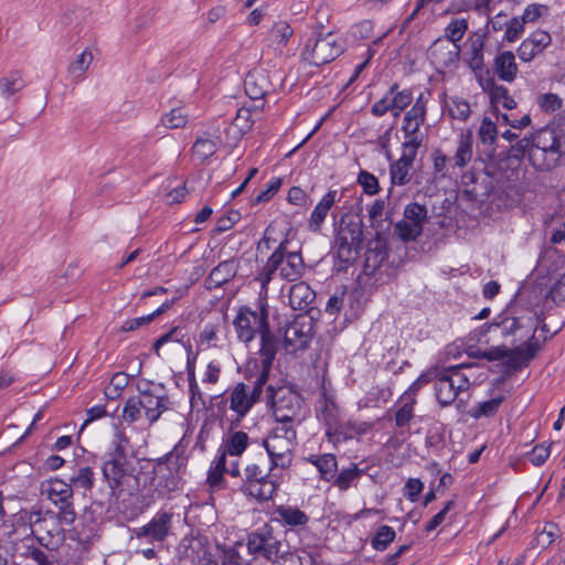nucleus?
Instances as JSON below:
<instances>
[{
  "instance_id": "nucleus-41",
  "label": "nucleus",
  "mask_w": 565,
  "mask_h": 565,
  "mask_svg": "<svg viewBox=\"0 0 565 565\" xmlns=\"http://www.w3.org/2000/svg\"><path fill=\"white\" fill-rule=\"evenodd\" d=\"M503 401L504 396L500 395L494 398L481 402L470 412V416L475 419H479L481 417H492L498 413L499 407Z\"/></svg>"
},
{
  "instance_id": "nucleus-35",
  "label": "nucleus",
  "mask_w": 565,
  "mask_h": 565,
  "mask_svg": "<svg viewBox=\"0 0 565 565\" xmlns=\"http://www.w3.org/2000/svg\"><path fill=\"white\" fill-rule=\"evenodd\" d=\"M275 513L284 525L305 526L309 522V516L300 509L291 505H279Z\"/></svg>"
},
{
  "instance_id": "nucleus-36",
  "label": "nucleus",
  "mask_w": 565,
  "mask_h": 565,
  "mask_svg": "<svg viewBox=\"0 0 565 565\" xmlns=\"http://www.w3.org/2000/svg\"><path fill=\"white\" fill-rule=\"evenodd\" d=\"M249 437L245 431L230 433L221 446L230 456H241L248 446Z\"/></svg>"
},
{
  "instance_id": "nucleus-51",
  "label": "nucleus",
  "mask_w": 565,
  "mask_h": 565,
  "mask_svg": "<svg viewBox=\"0 0 565 565\" xmlns=\"http://www.w3.org/2000/svg\"><path fill=\"white\" fill-rule=\"evenodd\" d=\"M268 531H257L250 533L247 540V550L250 554L260 555L263 554L266 541L268 537Z\"/></svg>"
},
{
  "instance_id": "nucleus-16",
  "label": "nucleus",
  "mask_w": 565,
  "mask_h": 565,
  "mask_svg": "<svg viewBox=\"0 0 565 565\" xmlns=\"http://www.w3.org/2000/svg\"><path fill=\"white\" fill-rule=\"evenodd\" d=\"M313 337V321L306 315H298L284 327L282 344L287 352L295 353L308 348Z\"/></svg>"
},
{
  "instance_id": "nucleus-26",
  "label": "nucleus",
  "mask_w": 565,
  "mask_h": 565,
  "mask_svg": "<svg viewBox=\"0 0 565 565\" xmlns=\"http://www.w3.org/2000/svg\"><path fill=\"white\" fill-rule=\"evenodd\" d=\"M316 298V292L303 281L292 285L289 289V305L295 310H306Z\"/></svg>"
},
{
  "instance_id": "nucleus-44",
  "label": "nucleus",
  "mask_w": 565,
  "mask_h": 565,
  "mask_svg": "<svg viewBox=\"0 0 565 565\" xmlns=\"http://www.w3.org/2000/svg\"><path fill=\"white\" fill-rule=\"evenodd\" d=\"M188 114L183 107L172 108L161 116V125L167 129H178L184 127L188 122Z\"/></svg>"
},
{
  "instance_id": "nucleus-30",
  "label": "nucleus",
  "mask_w": 565,
  "mask_h": 565,
  "mask_svg": "<svg viewBox=\"0 0 565 565\" xmlns=\"http://www.w3.org/2000/svg\"><path fill=\"white\" fill-rule=\"evenodd\" d=\"M244 87L250 99H262L269 90V82L267 77L257 71L249 72L244 81Z\"/></svg>"
},
{
  "instance_id": "nucleus-42",
  "label": "nucleus",
  "mask_w": 565,
  "mask_h": 565,
  "mask_svg": "<svg viewBox=\"0 0 565 565\" xmlns=\"http://www.w3.org/2000/svg\"><path fill=\"white\" fill-rule=\"evenodd\" d=\"M217 149L216 142L209 138H198L192 147V154L195 160L203 163L212 157Z\"/></svg>"
},
{
  "instance_id": "nucleus-2",
  "label": "nucleus",
  "mask_w": 565,
  "mask_h": 565,
  "mask_svg": "<svg viewBox=\"0 0 565 565\" xmlns=\"http://www.w3.org/2000/svg\"><path fill=\"white\" fill-rule=\"evenodd\" d=\"M384 209L383 200H376L369 209L371 227L375 234L370 239L365 253L364 274L367 276L382 270L386 273L388 269V225H384L388 216L383 217Z\"/></svg>"
},
{
  "instance_id": "nucleus-13",
  "label": "nucleus",
  "mask_w": 565,
  "mask_h": 565,
  "mask_svg": "<svg viewBox=\"0 0 565 565\" xmlns=\"http://www.w3.org/2000/svg\"><path fill=\"white\" fill-rule=\"evenodd\" d=\"M268 380L265 375H258L253 383V386L245 383H237L233 388L228 391V396L222 403L223 407L225 404H230V409L236 415V422H241L255 404L260 401L263 390Z\"/></svg>"
},
{
  "instance_id": "nucleus-58",
  "label": "nucleus",
  "mask_w": 565,
  "mask_h": 565,
  "mask_svg": "<svg viewBox=\"0 0 565 565\" xmlns=\"http://www.w3.org/2000/svg\"><path fill=\"white\" fill-rule=\"evenodd\" d=\"M56 520L49 521L47 523H42L41 525L34 526L31 530L30 536H34L40 544H43V536L39 535L40 533H46L50 537H53L55 534L60 532L58 522L55 523Z\"/></svg>"
},
{
  "instance_id": "nucleus-39",
  "label": "nucleus",
  "mask_w": 565,
  "mask_h": 565,
  "mask_svg": "<svg viewBox=\"0 0 565 565\" xmlns=\"http://www.w3.org/2000/svg\"><path fill=\"white\" fill-rule=\"evenodd\" d=\"M93 62V54L92 52L85 50L81 54H78L67 68V73L70 77L78 82L84 78V75L86 71L89 68L90 64Z\"/></svg>"
},
{
  "instance_id": "nucleus-21",
  "label": "nucleus",
  "mask_w": 565,
  "mask_h": 565,
  "mask_svg": "<svg viewBox=\"0 0 565 565\" xmlns=\"http://www.w3.org/2000/svg\"><path fill=\"white\" fill-rule=\"evenodd\" d=\"M425 119V106L418 99L415 105L405 114L404 122H403V131L405 134L404 141L415 140L416 142V151L422 143V138L418 136V130L420 125Z\"/></svg>"
},
{
  "instance_id": "nucleus-34",
  "label": "nucleus",
  "mask_w": 565,
  "mask_h": 565,
  "mask_svg": "<svg viewBox=\"0 0 565 565\" xmlns=\"http://www.w3.org/2000/svg\"><path fill=\"white\" fill-rule=\"evenodd\" d=\"M54 520V511L46 510L42 511L41 509L33 510H21L17 514V523L29 525L30 531L34 529L36 525H41L42 523H47L49 521Z\"/></svg>"
},
{
  "instance_id": "nucleus-4",
  "label": "nucleus",
  "mask_w": 565,
  "mask_h": 565,
  "mask_svg": "<svg viewBox=\"0 0 565 565\" xmlns=\"http://www.w3.org/2000/svg\"><path fill=\"white\" fill-rule=\"evenodd\" d=\"M287 244V239L279 243L256 277V280L259 281L262 289L265 291L276 271H279L281 279L288 281L298 280L305 271L301 254L299 252H288Z\"/></svg>"
},
{
  "instance_id": "nucleus-29",
  "label": "nucleus",
  "mask_w": 565,
  "mask_h": 565,
  "mask_svg": "<svg viewBox=\"0 0 565 565\" xmlns=\"http://www.w3.org/2000/svg\"><path fill=\"white\" fill-rule=\"evenodd\" d=\"M236 275V265L232 259L224 260L214 267L205 284L209 289L218 288Z\"/></svg>"
},
{
  "instance_id": "nucleus-18",
  "label": "nucleus",
  "mask_w": 565,
  "mask_h": 565,
  "mask_svg": "<svg viewBox=\"0 0 565 565\" xmlns=\"http://www.w3.org/2000/svg\"><path fill=\"white\" fill-rule=\"evenodd\" d=\"M552 44V35L544 30H535L525 38L516 50L519 58L529 63L543 54L546 47Z\"/></svg>"
},
{
  "instance_id": "nucleus-7",
  "label": "nucleus",
  "mask_w": 565,
  "mask_h": 565,
  "mask_svg": "<svg viewBox=\"0 0 565 565\" xmlns=\"http://www.w3.org/2000/svg\"><path fill=\"white\" fill-rule=\"evenodd\" d=\"M471 363L438 367V376L434 383L435 397L441 408L452 405L457 401V408L465 406V402L458 398L459 394L469 390V377L461 372L465 367H471Z\"/></svg>"
},
{
  "instance_id": "nucleus-54",
  "label": "nucleus",
  "mask_w": 565,
  "mask_h": 565,
  "mask_svg": "<svg viewBox=\"0 0 565 565\" xmlns=\"http://www.w3.org/2000/svg\"><path fill=\"white\" fill-rule=\"evenodd\" d=\"M228 454L222 447H220L218 452H217L215 459L213 460L211 468H214L215 470H222L224 472L230 473L233 477H239L241 470L236 462L232 463L231 468H226V456Z\"/></svg>"
},
{
  "instance_id": "nucleus-59",
  "label": "nucleus",
  "mask_w": 565,
  "mask_h": 565,
  "mask_svg": "<svg viewBox=\"0 0 565 565\" xmlns=\"http://www.w3.org/2000/svg\"><path fill=\"white\" fill-rule=\"evenodd\" d=\"M412 102V93L409 90H402L395 94L391 100V110H394V116H398L399 111L404 110Z\"/></svg>"
},
{
  "instance_id": "nucleus-45",
  "label": "nucleus",
  "mask_w": 565,
  "mask_h": 565,
  "mask_svg": "<svg viewBox=\"0 0 565 565\" xmlns=\"http://www.w3.org/2000/svg\"><path fill=\"white\" fill-rule=\"evenodd\" d=\"M436 376H438V366L430 367L427 371L423 372L412 384L411 386L404 392L403 395L408 397L416 398L417 392L425 385H427L430 382H435Z\"/></svg>"
},
{
  "instance_id": "nucleus-9",
  "label": "nucleus",
  "mask_w": 565,
  "mask_h": 565,
  "mask_svg": "<svg viewBox=\"0 0 565 565\" xmlns=\"http://www.w3.org/2000/svg\"><path fill=\"white\" fill-rule=\"evenodd\" d=\"M541 349L542 344L536 340L533 332L527 341L512 349L504 345H498L470 355L481 358L487 361H503V366L508 372H515L527 366Z\"/></svg>"
},
{
  "instance_id": "nucleus-64",
  "label": "nucleus",
  "mask_w": 565,
  "mask_h": 565,
  "mask_svg": "<svg viewBox=\"0 0 565 565\" xmlns=\"http://www.w3.org/2000/svg\"><path fill=\"white\" fill-rule=\"evenodd\" d=\"M550 457V447L545 445H536L533 449L527 454V459L534 466H542L546 459Z\"/></svg>"
},
{
  "instance_id": "nucleus-48",
  "label": "nucleus",
  "mask_w": 565,
  "mask_h": 565,
  "mask_svg": "<svg viewBox=\"0 0 565 565\" xmlns=\"http://www.w3.org/2000/svg\"><path fill=\"white\" fill-rule=\"evenodd\" d=\"M404 217L412 223L423 224L427 220V209L417 202L407 204L404 209Z\"/></svg>"
},
{
  "instance_id": "nucleus-19",
  "label": "nucleus",
  "mask_w": 565,
  "mask_h": 565,
  "mask_svg": "<svg viewBox=\"0 0 565 565\" xmlns=\"http://www.w3.org/2000/svg\"><path fill=\"white\" fill-rule=\"evenodd\" d=\"M172 514L167 511L157 512L149 523L136 532L138 539L146 537L151 542H163L171 529Z\"/></svg>"
},
{
  "instance_id": "nucleus-53",
  "label": "nucleus",
  "mask_w": 565,
  "mask_h": 565,
  "mask_svg": "<svg viewBox=\"0 0 565 565\" xmlns=\"http://www.w3.org/2000/svg\"><path fill=\"white\" fill-rule=\"evenodd\" d=\"M533 148V140L531 137H524L520 139L515 145L511 146L509 149L510 158L521 159L529 156V160L531 161V151Z\"/></svg>"
},
{
  "instance_id": "nucleus-14",
  "label": "nucleus",
  "mask_w": 565,
  "mask_h": 565,
  "mask_svg": "<svg viewBox=\"0 0 565 565\" xmlns=\"http://www.w3.org/2000/svg\"><path fill=\"white\" fill-rule=\"evenodd\" d=\"M237 338L248 343L256 334L263 331L268 324V306L266 301L259 300L257 310H252L248 307H242L234 321Z\"/></svg>"
},
{
  "instance_id": "nucleus-55",
  "label": "nucleus",
  "mask_w": 565,
  "mask_h": 565,
  "mask_svg": "<svg viewBox=\"0 0 565 565\" xmlns=\"http://www.w3.org/2000/svg\"><path fill=\"white\" fill-rule=\"evenodd\" d=\"M141 417V404L138 397L129 398L122 409V418L127 423H135Z\"/></svg>"
},
{
  "instance_id": "nucleus-52",
  "label": "nucleus",
  "mask_w": 565,
  "mask_h": 565,
  "mask_svg": "<svg viewBox=\"0 0 565 565\" xmlns=\"http://www.w3.org/2000/svg\"><path fill=\"white\" fill-rule=\"evenodd\" d=\"M537 105L545 113H554L562 108L563 100L557 94L545 93L537 97Z\"/></svg>"
},
{
  "instance_id": "nucleus-33",
  "label": "nucleus",
  "mask_w": 565,
  "mask_h": 565,
  "mask_svg": "<svg viewBox=\"0 0 565 565\" xmlns=\"http://www.w3.org/2000/svg\"><path fill=\"white\" fill-rule=\"evenodd\" d=\"M484 90H489L491 104L493 106L501 105L503 108L511 110L516 107V102L510 96L509 90L503 85H498L493 81H489Z\"/></svg>"
},
{
  "instance_id": "nucleus-12",
  "label": "nucleus",
  "mask_w": 565,
  "mask_h": 565,
  "mask_svg": "<svg viewBox=\"0 0 565 565\" xmlns=\"http://www.w3.org/2000/svg\"><path fill=\"white\" fill-rule=\"evenodd\" d=\"M344 51L343 39L333 32L308 40L302 52L303 61L320 66L330 63Z\"/></svg>"
},
{
  "instance_id": "nucleus-47",
  "label": "nucleus",
  "mask_w": 565,
  "mask_h": 565,
  "mask_svg": "<svg viewBox=\"0 0 565 565\" xmlns=\"http://www.w3.org/2000/svg\"><path fill=\"white\" fill-rule=\"evenodd\" d=\"M472 157V142L469 138H460L456 153L454 156L455 164L463 168L468 164Z\"/></svg>"
},
{
  "instance_id": "nucleus-43",
  "label": "nucleus",
  "mask_w": 565,
  "mask_h": 565,
  "mask_svg": "<svg viewBox=\"0 0 565 565\" xmlns=\"http://www.w3.org/2000/svg\"><path fill=\"white\" fill-rule=\"evenodd\" d=\"M423 233V224L402 220L395 224V234L403 242H413Z\"/></svg>"
},
{
  "instance_id": "nucleus-61",
  "label": "nucleus",
  "mask_w": 565,
  "mask_h": 565,
  "mask_svg": "<svg viewBox=\"0 0 565 565\" xmlns=\"http://www.w3.org/2000/svg\"><path fill=\"white\" fill-rule=\"evenodd\" d=\"M497 126L489 118H484L479 129V138L483 143H492L497 138Z\"/></svg>"
},
{
  "instance_id": "nucleus-31",
  "label": "nucleus",
  "mask_w": 565,
  "mask_h": 565,
  "mask_svg": "<svg viewBox=\"0 0 565 565\" xmlns=\"http://www.w3.org/2000/svg\"><path fill=\"white\" fill-rule=\"evenodd\" d=\"M320 416L324 424L328 426V433L331 429H337L339 424L340 411L335 402L329 396L326 391L321 393V398L318 401Z\"/></svg>"
},
{
  "instance_id": "nucleus-50",
  "label": "nucleus",
  "mask_w": 565,
  "mask_h": 565,
  "mask_svg": "<svg viewBox=\"0 0 565 565\" xmlns=\"http://www.w3.org/2000/svg\"><path fill=\"white\" fill-rule=\"evenodd\" d=\"M468 29V23L465 19L452 20L445 29L446 38L454 44L460 41Z\"/></svg>"
},
{
  "instance_id": "nucleus-25",
  "label": "nucleus",
  "mask_w": 565,
  "mask_h": 565,
  "mask_svg": "<svg viewBox=\"0 0 565 565\" xmlns=\"http://www.w3.org/2000/svg\"><path fill=\"white\" fill-rule=\"evenodd\" d=\"M416 398L402 395L395 403V425L401 430V434L409 431V423L414 418V406Z\"/></svg>"
},
{
  "instance_id": "nucleus-56",
  "label": "nucleus",
  "mask_w": 565,
  "mask_h": 565,
  "mask_svg": "<svg viewBox=\"0 0 565 565\" xmlns=\"http://www.w3.org/2000/svg\"><path fill=\"white\" fill-rule=\"evenodd\" d=\"M507 26L504 38L508 42L516 41L524 31L525 22L520 17L512 18L509 22L504 23Z\"/></svg>"
},
{
  "instance_id": "nucleus-32",
  "label": "nucleus",
  "mask_w": 565,
  "mask_h": 565,
  "mask_svg": "<svg viewBox=\"0 0 565 565\" xmlns=\"http://www.w3.org/2000/svg\"><path fill=\"white\" fill-rule=\"evenodd\" d=\"M308 461L318 469L320 478L324 481H331L334 478L338 470L335 456L331 454L311 455Z\"/></svg>"
},
{
  "instance_id": "nucleus-40",
  "label": "nucleus",
  "mask_w": 565,
  "mask_h": 565,
  "mask_svg": "<svg viewBox=\"0 0 565 565\" xmlns=\"http://www.w3.org/2000/svg\"><path fill=\"white\" fill-rule=\"evenodd\" d=\"M25 83L20 72L14 71L9 75L0 78V90L3 97L9 98L15 93L23 89Z\"/></svg>"
},
{
  "instance_id": "nucleus-3",
  "label": "nucleus",
  "mask_w": 565,
  "mask_h": 565,
  "mask_svg": "<svg viewBox=\"0 0 565 565\" xmlns=\"http://www.w3.org/2000/svg\"><path fill=\"white\" fill-rule=\"evenodd\" d=\"M363 241V224L359 216L343 214L335 226L333 243L334 267L337 271H347L360 253Z\"/></svg>"
},
{
  "instance_id": "nucleus-1",
  "label": "nucleus",
  "mask_w": 565,
  "mask_h": 565,
  "mask_svg": "<svg viewBox=\"0 0 565 565\" xmlns=\"http://www.w3.org/2000/svg\"><path fill=\"white\" fill-rule=\"evenodd\" d=\"M129 439L117 430L113 439V449L104 461L103 477L108 490H99L93 495V503L98 507L113 504L121 498H131L140 490V477L137 469L138 460L128 455Z\"/></svg>"
},
{
  "instance_id": "nucleus-24",
  "label": "nucleus",
  "mask_w": 565,
  "mask_h": 565,
  "mask_svg": "<svg viewBox=\"0 0 565 565\" xmlns=\"http://www.w3.org/2000/svg\"><path fill=\"white\" fill-rule=\"evenodd\" d=\"M522 327L523 324L519 318L511 317L507 313H500L492 320V322L483 324L480 332L481 334H486L487 332L500 330L501 337L507 338L513 335Z\"/></svg>"
},
{
  "instance_id": "nucleus-23",
  "label": "nucleus",
  "mask_w": 565,
  "mask_h": 565,
  "mask_svg": "<svg viewBox=\"0 0 565 565\" xmlns=\"http://www.w3.org/2000/svg\"><path fill=\"white\" fill-rule=\"evenodd\" d=\"M338 192L335 190H330L327 192L322 199L319 201V203L313 209L309 222L308 227L312 232H319L321 230V226L329 214L330 210L337 202Z\"/></svg>"
},
{
  "instance_id": "nucleus-22",
  "label": "nucleus",
  "mask_w": 565,
  "mask_h": 565,
  "mask_svg": "<svg viewBox=\"0 0 565 565\" xmlns=\"http://www.w3.org/2000/svg\"><path fill=\"white\" fill-rule=\"evenodd\" d=\"M138 399L150 424L157 422L170 405V401L167 396H156L148 392L142 393Z\"/></svg>"
},
{
  "instance_id": "nucleus-20",
  "label": "nucleus",
  "mask_w": 565,
  "mask_h": 565,
  "mask_svg": "<svg viewBox=\"0 0 565 565\" xmlns=\"http://www.w3.org/2000/svg\"><path fill=\"white\" fill-rule=\"evenodd\" d=\"M258 334L260 339L259 355L262 363V370L258 375H265V379L268 380L280 341L279 338L270 331L269 324Z\"/></svg>"
},
{
  "instance_id": "nucleus-63",
  "label": "nucleus",
  "mask_w": 565,
  "mask_h": 565,
  "mask_svg": "<svg viewBox=\"0 0 565 565\" xmlns=\"http://www.w3.org/2000/svg\"><path fill=\"white\" fill-rule=\"evenodd\" d=\"M358 182L361 184L364 192L370 195H373L379 192L377 179L373 174H371L366 171H361L359 173Z\"/></svg>"
},
{
  "instance_id": "nucleus-15",
  "label": "nucleus",
  "mask_w": 565,
  "mask_h": 565,
  "mask_svg": "<svg viewBox=\"0 0 565 565\" xmlns=\"http://www.w3.org/2000/svg\"><path fill=\"white\" fill-rule=\"evenodd\" d=\"M267 404L271 406L277 424L294 425L300 408L299 397L286 387L275 390L271 385L266 391Z\"/></svg>"
},
{
  "instance_id": "nucleus-6",
  "label": "nucleus",
  "mask_w": 565,
  "mask_h": 565,
  "mask_svg": "<svg viewBox=\"0 0 565 565\" xmlns=\"http://www.w3.org/2000/svg\"><path fill=\"white\" fill-rule=\"evenodd\" d=\"M531 138L533 140L532 166L540 171L555 168L562 156L565 154L564 136H561L556 128L546 126L537 130Z\"/></svg>"
},
{
  "instance_id": "nucleus-8",
  "label": "nucleus",
  "mask_w": 565,
  "mask_h": 565,
  "mask_svg": "<svg viewBox=\"0 0 565 565\" xmlns=\"http://www.w3.org/2000/svg\"><path fill=\"white\" fill-rule=\"evenodd\" d=\"M297 445L295 425L277 424L263 439V446L269 457L270 468L286 470L291 466Z\"/></svg>"
},
{
  "instance_id": "nucleus-17",
  "label": "nucleus",
  "mask_w": 565,
  "mask_h": 565,
  "mask_svg": "<svg viewBox=\"0 0 565 565\" xmlns=\"http://www.w3.org/2000/svg\"><path fill=\"white\" fill-rule=\"evenodd\" d=\"M403 152L395 164H391V188L394 184L404 185L411 181L414 159L417 154L416 142L404 141L402 145Z\"/></svg>"
},
{
  "instance_id": "nucleus-57",
  "label": "nucleus",
  "mask_w": 565,
  "mask_h": 565,
  "mask_svg": "<svg viewBox=\"0 0 565 565\" xmlns=\"http://www.w3.org/2000/svg\"><path fill=\"white\" fill-rule=\"evenodd\" d=\"M353 296L351 294L348 295L345 291L335 292L327 301L326 312L331 316L337 315L344 305V302L347 300H351Z\"/></svg>"
},
{
  "instance_id": "nucleus-10",
  "label": "nucleus",
  "mask_w": 565,
  "mask_h": 565,
  "mask_svg": "<svg viewBox=\"0 0 565 565\" xmlns=\"http://www.w3.org/2000/svg\"><path fill=\"white\" fill-rule=\"evenodd\" d=\"M277 469L270 468V463L268 466L257 462L247 463L243 475L241 473L239 490L257 501L270 500L278 486L275 479Z\"/></svg>"
},
{
  "instance_id": "nucleus-5",
  "label": "nucleus",
  "mask_w": 565,
  "mask_h": 565,
  "mask_svg": "<svg viewBox=\"0 0 565 565\" xmlns=\"http://www.w3.org/2000/svg\"><path fill=\"white\" fill-rule=\"evenodd\" d=\"M188 458L183 450L174 447L163 457L158 458L153 466L151 487L158 497H164L178 490L185 472Z\"/></svg>"
},
{
  "instance_id": "nucleus-38",
  "label": "nucleus",
  "mask_w": 565,
  "mask_h": 565,
  "mask_svg": "<svg viewBox=\"0 0 565 565\" xmlns=\"http://www.w3.org/2000/svg\"><path fill=\"white\" fill-rule=\"evenodd\" d=\"M70 484L73 490H83L84 493L90 491L95 484V472L92 467L84 466L70 478Z\"/></svg>"
},
{
  "instance_id": "nucleus-28",
  "label": "nucleus",
  "mask_w": 565,
  "mask_h": 565,
  "mask_svg": "<svg viewBox=\"0 0 565 565\" xmlns=\"http://www.w3.org/2000/svg\"><path fill=\"white\" fill-rule=\"evenodd\" d=\"M292 34L294 30L286 21L275 22L268 31L267 44L274 51L281 53Z\"/></svg>"
},
{
  "instance_id": "nucleus-60",
  "label": "nucleus",
  "mask_w": 565,
  "mask_h": 565,
  "mask_svg": "<svg viewBox=\"0 0 565 565\" xmlns=\"http://www.w3.org/2000/svg\"><path fill=\"white\" fill-rule=\"evenodd\" d=\"M424 489V483L417 478H409L403 489L405 498L412 502H416L419 499V494Z\"/></svg>"
},
{
  "instance_id": "nucleus-62",
  "label": "nucleus",
  "mask_w": 565,
  "mask_h": 565,
  "mask_svg": "<svg viewBox=\"0 0 565 565\" xmlns=\"http://www.w3.org/2000/svg\"><path fill=\"white\" fill-rule=\"evenodd\" d=\"M19 551V543L0 544V565H11L18 563L14 557Z\"/></svg>"
},
{
  "instance_id": "nucleus-37",
  "label": "nucleus",
  "mask_w": 565,
  "mask_h": 565,
  "mask_svg": "<svg viewBox=\"0 0 565 565\" xmlns=\"http://www.w3.org/2000/svg\"><path fill=\"white\" fill-rule=\"evenodd\" d=\"M362 475L363 471L361 469L355 465H351L349 468L342 469L338 475L335 473L331 481H333V484L339 490L345 491L351 487H355Z\"/></svg>"
},
{
  "instance_id": "nucleus-27",
  "label": "nucleus",
  "mask_w": 565,
  "mask_h": 565,
  "mask_svg": "<svg viewBox=\"0 0 565 565\" xmlns=\"http://www.w3.org/2000/svg\"><path fill=\"white\" fill-rule=\"evenodd\" d=\"M494 71L500 79L508 83L513 82L518 74L514 54L511 51L499 53L494 58Z\"/></svg>"
},
{
  "instance_id": "nucleus-46",
  "label": "nucleus",
  "mask_w": 565,
  "mask_h": 565,
  "mask_svg": "<svg viewBox=\"0 0 565 565\" xmlns=\"http://www.w3.org/2000/svg\"><path fill=\"white\" fill-rule=\"evenodd\" d=\"M129 377L124 372L116 373L111 380L110 383L105 388V396L108 399H116L121 395V392L124 388L128 385Z\"/></svg>"
},
{
  "instance_id": "nucleus-11",
  "label": "nucleus",
  "mask_w": 565,
  "mask_h": 565,
  "mask_svg": "<svg viewBox=\"0 0 565 565\" xmlns=\"http://www.w3.org/2000/svg\"><path fill=\"white\" fill-rule=\"evenodd\" d=\"M40 491L57 508V512H54V520L64 526L73 525L77 514L74 507L72 484L60 478H50L41 482Z\"/></svg>"
},
{
  "instance_id": "nucleus-49",
  "label": "nucleus",
  "mask_w": 565,
  "mask_h": 565,
  "mask_svg": "<svg viewBox=\"0 0 565 565\" xmlns=\"http://www.w3.org/2000/svg\"><path fill=\"white\" fill-rule=\"evenodd\" d=\"M449 116L454 119L465 121L470 115V105L460 98H452L448 104Z\"/></svg>"
}]
</instances>
